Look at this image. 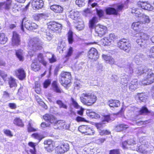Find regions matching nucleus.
<instances>
[{
  "label": "nucleus",
  "mask_w": 154,
  "mask_h": 154,
  "mask_svg": "<svg viewBox=\"0 0 154 154\" xmlns=\"http://www.w3.org/2000/svg\"><path fill=\"white\" fill-rule=\"evenodd\" d=\"M131 27L138 34L137 36L139 37L136 40L138 45L141 47H144L146 46L149 39V36L142 30L144 26L142 21H138L133 22Z\"/></svg>",
  "instance_id": "nucleus-1"
},
{
  "label": "nucleus",
  "mask_w": 154,
  "mask_h": 154,
  "mask_svg": "<svg viewBox=\"0 0 154 154\" xmlns=\"http://www.w3.org/2000/svg\"><path fill=\"white\" fill-rule=\"evenodd\" d=\"M41 63L44 66H46L47 62L45 60L43 54L39 53L37 57L35 58L32 61L30 65L31 70L35 72L39 71L41 68Z\"/></svg>",
  "instance_id": "nucleus-2"
},
{
  "label": "nucleus",
  "mask_w": 154,
  "mask_h": 154,
  "mask_svg": "<svg viewBox=\"0 0 154 154\" xmlns=\"http://www.w3.org/2000/svg\"><path fill=\"white\" fill-rule=\"evenodd\" d=\"M79 99L83 104L88 106H91L96 103L97 98L93 93L85 92L81 94Z\"/></svg>",
  "instance_id": "nucleus-3"
},
{
  "label": "nucleus",
  "mask_w": 154,
  "mask_h": 154,
  "mask_svg": "<svg viewBox=\"0 0 154 154\" xmlns=\"http://www.w3.org/2000/svg\"><path fill=\"white\" fill-rule=\"evenodd\" d=\"M28 46L35 51L40 50L42 48V44L39 39L36 37L31 38L29 39Z\"/></svg>",
  "instance_id": "nucleus-4"
},
{
  "label": "nucleus",
  "mask_w": 154,
  "mask_h": 154,
  "mask_svg": "<svg viewBox=\"0 0 154 154\" xmlns=\"http://www.w3.org/2000/svg\"><path fill=\"white\" fill-rule=\"evenodd\" d=\"M144 77L142 81L143 84L144 85H150L154 82V73L150 69H148L143 73Z\"/></svg>",
  "instance_id": "nucleus-5"
},
{
  "label": "nucleus",
  "mask_w": 154,
  "mask_h": 154,
  "mask_svg": "<svg viewBox=\"0 0 154 154\" xmlns=\"http://www.w3.org/2000/svg\"><path fill=\"white\" fill-rule=\"evenodd\" d=\"M48 29L51 33L59 32L61 31L62 25L54 21H51L47 23Z\"/></svg>",
  "instance_id": "nucleus-6"
},
{
  "label": "nucleus",
  "mask_w": 154,
  "mask_h": 154,
  "mask_svg": "<svg viewBox=\"0 0 154 154\" xmlns=\"http://www.w3.org/2000/svg\"><path fill=\"white\" fill-rule=\"evenodd\" d=\"M117 47L120 49L126 52H128L131 49V44L127 39L123 38L117 42Z\"/></svg>",
  "instance_id": "nucleus-7"
},
{
  "label": "nucleus",
  "mask_w": 154,
  "mask_h": 154,
  "mask_svg": "<svg viewBox=\"0 0 154 154\" xmlns=\"http://www.w3.org/2000/svg\"><path fill=\"white\" fill-rule=\"evenodd\" d=\"M60 82L62 86L66 87L71 82L72 78L70 72H63L60 74Z\"/></svg>",
  "instance_id": "nucleus-8"
},
{
  "label": "nucleus",
  "mask_w": 154,
  "mask_h": 154,
  "mask_svg": "<svg viewBox=\"0 0 154 154\" xmlns=\"http://www.w3.org/2000/svg\"><path fill=\"white\" fill-rule=\"evenodd\" d=\"M69 149V144L66 143L60 142L54 149L55 154H63Z\"/></svg>",
  "instance_id": "nucleus-9"
},
{
  "label": "nucleus",
  "mask_w": 154,
  "mask_h": 154,
  "mask_svg": "<svg viewBox=\"0 0 154 154\" xmlns=\"http://www.w3.org/2000/svg\"><path fill=\"white\" fill-rule=\"evenodd\" d=\"M12 0H6L5 1L0 2V8H2L6 10L9 11L10 9L14 11L17 9L18 5L16 3H12Z\"/></svg>",
  "instance_id": "nucleus-10"
},
{
  "label": "nucleus",
  "mask_w": 154,
  "mask_h": 154,
  "mask_svg": "<svg viewBox=\"0 0 154 154\" xmlns=\"http://www.w3.org/2000/svg\"><path fill=\"white\" fill-rule=\"evenodd\" d=\"M11 45L13 47H18L21 44V41L20 35L15 31L12 32L11 38Z\"/></svg>",
  "instance_id": "nucleus-11"
},
{
  "label": "nucleus",
  "mask_w": 154,
  "mask_h": 154,
  "mask_svg": "<svg viewBox=\"0 0 154 154\" xmlns=\"http://www.w3.org/2000/svg\"><path fill=\"white\" fill-rule=\"evenodd\" d=\"M78 130L81 133L85 135H92L95 133L94 129L87 125L80 126L79 127Z\"/></svg>",
  "instance_id": "nucleus-12"
},
{
  "label": "nucleus",
  "mask_w": 154,
  "mask_h": 154,
  "mask_svg": "<svg viewBox=\"0 0 154 154\" xmlns=\"http://www.w3.org/2000/svg\"><path fill=\"white\" fill-rule=\"evenodd\" d=\"M107 31V27L104 26L98 25L95 28V32L97 35L100 37L104 35Z\"/></svg>",
  "instance_id": "nucleus-13"
},
{
  "label": "nucleus",
  "mask_w": 154,
  "mask_h": 154,
  "mask_svg": "<svg viewBox=\"0 0 154 154\" xmlns=\"http://www.w3.org/2000/svg\"><path fill=\"white\" fill-rule=\"evenodd\" d=\"M88 57L89 58L94 61L97 60L99 55L97 50L94 48H91L88 52Z\"/></svg>",
  "instance_id": "nucleus-14"
},
{
  "label": "nucleus",
  "mask_w": 154,
  "mask_h": 154,
  "mask_svg": "<svg viewBox=\"0 0 154 154\" xmlns=\"http://www.w3.org/2000/svg\"><path fill=\"white\" fill-rule=\"evenodd\" d=\"M15 75L20 80L24 79L26 77V72L23 68H20L16 69L14 71Z\"/></svg>",
  "instance_id": "nucleus-15"
},
{
  "label": "nucleus",
  "mask_w": 154,
  "mask_h": 154,
  "mask_svg": "<svg viewBox=\"0 0 154 154\" xmlns=\"http://www.w3.org/2000/svg\"><path fill=\"white\" fill-rule=\"evenodd\" d=\"M127 85L129 90L131 91H134L139 87V83L136 79H133Z\"/></svg>",
  "instance_id": "nucleus-16"
},
{
  "label": "nucleus",
  "mask_w": 154,
  "mask_h": 154,
  "mask_svg": "<svg viewBox=\"0 0 154 154\" xmlns=\"http://www.w3.org/2000/svg\"><path fill=\"white\" fill-rule=\"evenodd\" d=\"M31 3L32 8L35 9H41L44 5V2L42 0H32Z\"/></svg>",
  "instance_id": "nucleus-17"
},
{
  "label": "nucleus",
  "mask_w": 154,
  "mask_h": 154,
  "mask_svg": "<svg viewBox=\"0 0 154 154\" xmlns=\"http://www.w3.org/2000/svg\"><path fill=\"white\" fill-rule=\"evenodd\" d=\"M50 8L56 14H61L64 11V8L63 7L59 5L55 4L51 5Z\"/></svg>",
  "instance_id": "nucleus-18"
},
{
  "label": "nucleus",
  "mask_w": 154,
  "mask_h": 154,
  "mask_svg": "<svg viewBox=\"0 0 154 154\" xmlns=\"http://www.w3.org/2000/svg\"><path fill=\"white\" fill-rule=\"evenodd\" d=\"M42 117L45 121L51 123L54 122L56 120V119L54 116L49 113L45 114Z\"/></svg>",
  "instance_id": "nucleus-19"
},
{
  "label": "nucleus",
  "mask_w": 154,
  "mask_h": 154,
  "mask_svg": "<svg viewBox=\"0 0 154 154\" xmlns=\"http://www.w3.org/2000/svg\"><path fill=\"white\" fill-rule=\"evenodd\" d=\"M44 144L45 146V148L48 151H51L54 145V143L53 141L51 140H45Z\"/></svg>",
  "instance_id": "nucleus-20"
},
{
  "label": "nucleus",
  "mask_w": 154,
  "mask_h": 154,
  "mask_svg": "<svg viewBox=\"0 0 154 154\" xmlns=\"http://www.w3.org/2000/svg\"><path fill=\"white\" fill-rule=\"evenodd\" d=\"M107 104L110 107L114 108L120 106L121 103L118 100L110 99L108 101Z\"/></svg>",
  "instance_id": "nucleus-21"
},
{
  "label": "nucleus",
  "mask_w": 154,
  "mask_h": 154,
  "mask_svg": "<svg viewBox=\"0 0 154 154\" xmlns=\"http://www.w3.org/2000/svg\"><path fill=\"white\" fill-rule=\"evenodd\" d=\"M138 4L139 7L144 9L150 11L152 9V7L151 4L147 2L139 1Z\"/></svg>",
  "instance_id": "nucleus-22"
},
{
  "label": "nucleus",
  "mask_w": 154,
  "mask_h": 154,
  "mask_svg": "<svg viewBox=\"0 0 154 154\" xmlns=\"http://www.w3.org/2000/svg\"><path fill=\"white\" fill-rule=\"evenodd\" d=\"M105 11L106 14L108 15H117L118 14L117 10H116L115 8L112 7H107L105 8Z\"/></svg>",
  "instance_id": "nucleus-23"
},
{
  "label": "nucleus",
  "mask_w": 154,
  "mask_h": 154,
  "mask_svg": "<svg viewBox=\"0 0 154 154\" xmlns=\"http://www.w3.org/2000/svg\"><path fill=\"white\" fill-rule=\"evenodd\" d=\"M136 96L140 102H145L148 97L147 95L144 92L137 93Z\"/></svg>",
  "instance_id": "nucleus-24"
},
{
  "label": "nucleus",
  "mask_w": 154,
  "mask_h": 154,
  "mask_svg": "<svg viewBox=\"0 0 154 154\" xmlns=\"http://www.w3.org/2000/svg\"><path fill=\"white\" fill-rule=\"evenodd\" d=\"M129 128V126L126 124L121 123L118 124L115 127V130L117 132H121Z\"/></svg>",
  "instance_id": "nucleus-25"
},
{
  "label": "nucleus",
  "mask_w": 154,
  "mask_h": 154,
  "mask_svg": "<svg viewBox=\"0 0 154 154\" xmlns=\"http://www.w3.org/2000/svg\"><path fill=\"white\" fill-rule=\"evenodd\" d=\"M69 17L72 20H77L80 18L79 12L77 11H74L72 10L69 12Z\"/></svg>",
  "instance_id": "nucleus-26"
},
{
  "label": "nucleus",
  "mask_w": 154,
  "mask_h": 154,
  "mask_svg": "<svg viewBox=\"0 0 154 154\" xmlns=\"http://www.w3.org/2000/svg\"><path fill=\"white\" fill-rule=\"evenodd\" d=\"M51 86L55 91L57 93H63V90L59 87L57 82V81H53L51 84Z\"/></svg>",
  "instance_id": "nucleus-27"
},
{
  "label": "nucleus",
  "mask_w": 154,
  "mask_h": 154,
  "mask_svg": "<svg viewBox=\"0 0 154 154\" xmlns=\"http://www.w3.org/2000/svg\"><path fill=\"white\" fill-rule=\"evenodd\" d=\"M98 22L97 18L96 17H93L89 21V26L91 29L95 28L96 24Z\"/></svg>",
  "instance_id": "nucleus-28"
},
{
  "label": "nucleus",
  "mask_w": 154,
  "mask_h": 154,
  "mask_svg": "<svg viewBox=\"0 0 154 154\" xmlns=\"http://www.w3.org/2000/svg\"><path fill=\"white\" fill-rule=\"evenodd\" d=\"M142 10L141 8H133L132 9V13L135 14L136 16L138 17H141L143 15L142 14Z\"/></svg>",
  "instance_id": "nucleus-29"
},
{
  "label": "nucleus",
  "mask_w": 154,
  "mask_h": 154,
  "mask_svg": "<svg viewBox=\"0 0 154 154\" xmlns=\"http://www.w3.org/2000/svg\"><path fill=\"white\" fill-rule=\"evenodd\" d=\"M67 38L68 43L72 44L74 42L73 33L71 30H69L67 33Z\"/></svg>",
  "instance_id": "nucleus-30"
},
{
  "label": "nucleus",
  "mask_w": 154,
  "mask_h": 154,
  "mask_svg": "<svg viewBox=\"0 0 154 154\" xmlns=\"http://www.w3.org/2000/svg\"><path fill=\"white\" fill-rule=\"evenodd\" d=\"M13 123L16 126L20 127H23L24 126L22 120L19 117L15 118L14 120Z\"/></svg>",
  "instance_id": "nucleus-31"
},
{
  "label": "nucleus",
  "mask_w": 154,
  "mask_h": 154,
  "mask_svg": "<svg viewBox=\"0 0 154 154\" xmlns=\"http://www.w3.org/2000/svg\"><path fill=\"white\" fill-rule=\"evenodd\" d=\"M15 55L19 60L23 61L24 60L23 50L21 49L15 51Z\"/></svg>",
  "instance_id": "nucleus-32"
},
{
  "label": "nucleus",
  "mask_w": 154,
  "mask_h": 154,
  "mask_svg": "<svg viewBox=\"0 0 154 154\" xmlns=\"http://www.w3.org/2000/svg\"><path fill=\"white\" fill-rule=\"evenodd\" d=\"M8 84L10 88H16L17 86L16 79L11 76L8 79Z\"/></svg>",
  "instance_id": "nucleus-33"
},
{
  "label": "nucleus",
  "mask_w": 154,
  "mask_h": 154,
  "mask_svg": "<svg viewBox=\"0 0 154 154\" xmlns=\"http://www.w3.org/2000/svg\"><path fill=\"white\" fill-rule=\"evenodd\" d=\"M73 51V48L71 46H70L66 51V54L64 56V58L67 59H69L72 55Z\"/></svg>",
  "instance_id": "nucleus-34"
},
{
  "label": "nucleus",
  "mask_w": 154,
  "mask_h": 154,
  "mask_svg": "<svg viewBox=\"0 0 154 154\" xmlns=\"http://www.w3.org/2000/svg\"><path fill=\"white\" fill-rule=\"evenodd\" d=\"M145 145H141L139 146L137 149V150L138 152L142 154H148V151L145 149Z\"/></svg>",
  "instance_id": "nucleus-35"
},
{
  "label": "nucleus",
  "mask_w": 154,
  "mask_h": 154,
  "mask_svg": "<svg viewBox=\"0 0 154 154\" xmlns=\"http://www.w3.org/2000/svg\"><path fill=\"white\" fill-rule=\"evenodd\" d=\"M28 146L32 148L33 149H30L29 152L32 154H36V150L35 148L36 144L35 143L32 142H29L28 143Z\"/></svg>",
  "instance_id": "nucleus-36"
},
{
  "label": "nucleus",
  "mask_w": 154,
  "mask_h": 154,
  "mask_svg": "<svg viewBox=\"0 0 154 154\" xmlns=\"http://www.w3.org/2000/svg\"><path fill=\"white\" fill-rule=\"evenodd\" d=\"M100 44L103 46H109L111 45L107 37H104L100 41Z\"/></svg>",
  "instance_id": "nucleus-37"
},
{
  "label": "nucleus",
  "mask_w": 154,
  "mask_h": 154,
  "mask_svg": "<svg viewBox=\"0 0 154 154\" xmlns=\"http://www.w3.org/2000/svg\"><path fill=\"white\" fill-rule=\"evenodd\" d=\"M139 113L140 115H143L150 113L151 112L146 106H142L139 111Z\"/></svg>",
  "instance_id": "nucleus-38"
},
{
  "label": "nucleus",
  "mask_w": 154,
  "mask_h": 154,
  "mask_svg": "<svg viewBox=\"0 0 154 154\" xmlns=\"http://www.w3.org/2000/svg\"><path fill=\"white\" fill-rule=\"evenodd\" d=\"M31 137L35 139H36L40 142L44 138V137L38 133H34L31 135Z\"/></svg>",
  "instance_id": "nucleus-39"
},
{
  "label": "nucleus",
  "mask_w": 154,
  "mask_h": 154,
  "mask_svg": "<svg viewBox=\"0 0 154 154\" xmlns=\"http://www.w3.org/2000/svg\"><path fill=\"white\" fill-rule=\"evenodd\" d=\"M47 14L45 13H40L35 14L34 16V19L37 21L45 18L47 17Z\"/></svg>",
  "instance_id": "nucleus-40"
},
{
  "label": "nucleus",
  "mask_w": 154,
  "mask_h": 154,
  "mask_svg": "<svg viewBox=\"0 0 154 154\" xmlns=\"http://www.w3.org/2000/svg\"><path fill=\"white\" fill-rule=\"evenodd\" d=\"M87 114L90 118L92 119H97L99 117V115L93 111H90L87 112Z\"/></svg>",
  "instance_id": "nucleus-41"
},
{
  "label": "nucleus",
  "mask_w": 154,
  "mask_h": 154,
  "mask_svg": "<svg viewBox=\"0 0 154 154\" xmlns=\"http://www.w3.org/2000/svg\"><path fill=\"white\" fill-rule=\"evenodd\" d=\"M34 89L35 92L38 94L42 93V90L41 88V85L40 83L36 82H35Z\"/></svg>",
  "instance_id": "nucleus-42"
},
{
  "label": "nucleus",
  "mask_w": 154,
  "mask_h": 154,
  "mask_svg": "<svg viewBox=\"0 0 154 154\" xmlns=\"http://www.w3.org/2000/svg\"><path fill=\"white\" fill-rule=\"evenodd\" d=\"M8 38L4 33H0V44H4L7 41Z\"/></svg>",
  "instance_id": "nucleus-43"
},
{
  "label": "nucleus",
  "mask_w": 154,
  "mask_h": 154,
  "mask_svg": "<svg viewBox=\"0 0 154 154\" xmlns=\"http://www.w3.org/2000/svg\"><path fill=\"white\" fill-rule=\"evenodd\" d=\"M32 124L31 122H28L27 126V130L29 132H35L37 131V129L32 127Z\"/></svg>",
  "instance_id": "nucleus-44"
},
{
  "label": "nucleus",
  "mask_w": 154,
  "mask_h": 154,
  "mask_svg": "<svg viewBox=\"0 0 154 154\" xmlns=\"http://www.w3.org/2000/svg\"><path fill=\"white\" fill-rule=\"evenodd\" d=\"M107 37L111 44L116 41L117 38L116 36L114 34L112 33L110 34L109 37Z\"/></svg>",
  "instance_id": "nucleus-45"
},
{
  "label": "nucleus",
  "mask_w": 154,
  "mask_h": 154,
  "mask_svg": "<svg viewBox=\"0 0 154 154\" xmlns=\"http://www.w3.org/2000/svg\"><path fill=\"white\" fill-rule=\"evenodd\" d=\"M98 132L99 135L101 136L109 135L111 134V132L107 129L101 130Z\"/></svg>",
  "instance_id": "nucleus-46"
},
{
  "label": "nucleus",
  "mask_w": 154,
  "mask_h": 154,
  "mask_svg": "<svg viewBox=\"0 0 154 154\" xmlns=\"http://www.w3.org/2000/svg\"><path fill=\"white\" fill-rule=\"evenodd\" d=\"M77 25L76 26V29L79 30H82L84 27V22L82 20L79 21Z\"/></svg>",
  "instance_id": "nucleus-47"
},
{
  "label": "nucleus",
  "mask_w": 154,
  "mask_h": 154,
  "mask_svg": "<svg viewBox=\"0 0 154 154\" xmlns=\"http://www.w3.org/2000/svg\"><path fill=\"white\" fill-rule=\"evenodd\" d=\"M142 17L143 19V21H142L143 25L147 24L150 23V20L148 16L143 15Z\"/></svg>",
  "instance_id": "nucleus-48"
},
{
  "label": "nucleus",
  "mask_w": 154,
  "mask_h": 154,
  "mask_svg": "<svg viewBox=\"0 0 154 154\" xmlns=\"http://www.w3.org/2000/svg\"><path fill=\"white\" fill-rule=\"evenodd\" d=\"M56 103L59 106L60 108H63L65 109L67 108V105L65 104L60 100H57L56 101Z\"/></svg>",
  "instance_id": "nucleus-49"
},
{
  "label": "nucleus",
  "mask_w": 154,
  "mask_h": 154,
  "mask_svg": "<svg viewBox=\"0 0 154 154\" xmlns=\"http://www.w3.org/2000/svg\"><path fill=\"white\" fill-rule=\"evenodd\" d=\"M96 13L99 18H101L104 15V11L102 9H96Z\"/></svg>",
  "instance_id": "nucleus-50"
},
{
  "label": "nucleus",
  "mask_w": 154,
  "mask_h": 154,
  "mask_svg": "<svg viewBox=\"0 0 154 154\" xmlns=\"http://www.w3.org/2000/svg\"><path fill=\"white\" fill-rule=\"evenodd\" d=\"M109 154H121L120 150L119 149H111L109 151Z\"/></svg>",
  "instance_id": "nucleus-51"
},
{
  "label": "nucleus",
  "mask_w": 154,
  "mask_h": 154,
  "mask_svg": "<svg viewBox=\"0 0 154 154\" xmlns=\"http://www.w3.org/2000/svg\"><path fill=\"white\" fill-rule=\"evenodd\" d=\"M148 56L150 58H154V46L150 49Z\"/></svg>",
  "instance_id": "nucleus-52"
},
{
  "label": "nucleus",
  "mask_w": 154,
  "mask_h": 154,
  "mask_svg": "<svg viewBox=\"0 0 154 154\" xmlns=\"http://www.w3.org/2000/svg\"><path fill=\"white\" fill-rule=\"evenodd\" d=\"M51 81L50 79L45 80L43 83V87L45 88H47L51 84Z\"/></svg>",
  "instance_id": "nucleus-53"
},
{
  "label": "nucleus",
  "mask_w": 154,
  "mask_h": 154,
  "mask_svg": "<svg viewBox=\"0 0 154 154\" xmlns=\"http://www.w3.org/2000/svg\"><path fill=\"white\" fill-rule=\"evenodd\" d=\"M94 125L98 130V131L102 130L104 127L103 124L102 123H95Z\"/></svg>",
  "instance_id": "nucleus-54"
},
{
  "label": "nucleus",
  "mask_w": 154,
  "mask_h": 154,
  "mask_svg": "<svg viewBox=\"0 0 154 154\" xmlns=\"http://www.w3.org/2000/svg\"><path fill=\"white\" fill-rule=\"evenodd\" d=\"M71 100L72 101V104L75 108L78 109L79 107V106L78 103L73 98L71 97Z\"/></svg>",
  "instance_id": "nucleus-55"
},
{
  "label": "nucleus",
  "mask_w": 154,
  "mask_h": 154,
  "mask_svg": "<svg viewBox=\"0 0 154 154\" xmlns=\"http://www.w3.org/2000/svg\"><path fill=\"white\" fill-rule=\"evenodd\" d=\"M31 23V21L29 20H26L24 23L25 27L28 30H29Z\"/></svg>",
  "instance_id": "nucleus-56"
},
{
  "label": "nucleus",
  "mask_w": 154,
  "mask_h": 154,
  "mask_svg": "<svg viewBox=\"0 0 154 154\" xmlns=\"http://www.w3.org/2000/svg\"><path fill=\"white\" fill-rule=\"evenodd\" d=\"M7 76V74L4 71L0 70V76L2 77L4 80L5 81L6 80Z\"/></svg>",
  "instance_id": "nucleus-57"
},
{
  "label": "nucleus",
  "mask_w": 154,
  "mask_h": 154,
  "mask_svg": "<svg viewBox=\"0 0 154 154\" xmlns=\"http://www.w3.org/2000/svg\"><path fill=\"white\" fill-rule=\"evenodd\" d=\"M76 4L79 7L84 5L85 4V0H76Z\"/></svg>",
  "instance_id": "nucleus-58"
},
{
  "label": "nucleus",
  "mask_w": 154,
  "mask_h": 154,
  "mask_svg": "<svg viewBox=\"0 0 154 154\" xmlns=\"http://www.w3.org/2000/svg\"><path fill=\"white\" fill-rule=\"evenodd\" d=\"M75 120L77 122H88V121L86 120L84 118L79 116H77Z\"/></svg>",
  "instance_id": "nucleus-59"
},
{
  "label": "nucleus",
  "mask_w": 154,
  "mask_h": 154,
  "mask_svg": "<svg viewBox=\"0 0 154 154\" xmlns=\"http://www.w3.org/2000/svg\"><path fill=\"white\" fill-rule=\"evenodd\" d=\"M38 26L35 23L31 22L29 30H33L38 27Z\"/></svg>",
  "instance_id": "nucleus-60"
},
{
  "label": "nucleus",
  "mask_w": 154,
  "mask_h": 154,
  "mask_svg": "<svg viewBox=\"0 0 154 154\" xmlns=\"http://www.w3.org/2000/svg\"><path fill=\"white\" fill-rule=\"evenodd\" d=\"M111 115L109 114L107 115H105L103 116L104 121H106L107 122H109L111 120Z\"/></svg>",
  "instance_id": "nucleus-61"
},
{
  "label": "nucleus",
  "mask_w": 154,
  "mask_h": 154,
  "mask_svg": "<svg viewBox=\"0 0 154 154\" xmlns=\"http://www.w3.org/2000/svg\"><path fill=\"white\" fill-rule=\"evenodd\" d=\"M4 133L7 136L11 137L13 136L10 130L8 129H6L4 131Z\"/></svg>",
  "instance_id": "nucleus-62"
},
{
  "label": "nucleus",
  "mask_w": 154,
  "mask_h": 154,
  "mask_svg": "<svg viewBox=\"0 0 154 154\" xmlns=\"http://www.w3.org/2000/svg\"><path fill=\"white\" fill-rule=\"evenodd\" d=\"M106 140V139L105 138H99L96 140V142L98 144H101L103 143Z\"/></svg>",
  "instance_id": "nucleus-63"
},
{
  "label": "nucleus",
  "mask_w": 154,
  "mask_h": 154,
  "mask_svg": "<svg viewBox=\"0 0 154 154\" xmlns=\"http://www.w3.org/2000/svg\"><path fill=\"white\" fill-rule=\"evenodd\" d=\"M121 145L123 149L126 148L127 145H128V140L122 142L121 143Z\"/></svg>",
  "instance_id": "nucleus-64"
}]
</instances>
